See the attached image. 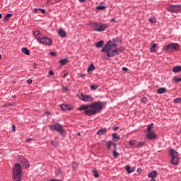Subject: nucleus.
<instances>
[{
    "instance_id": "f257e3e1",
    "label": "nucleus",
    "mask_w": 181,
    "mask_h": 181,
    "mask_svg": "<svg viewBox=\"0 0 181 181\" xmlns=\"http://www.w3.org/2000/svg\"><path fill=\"white\" fill-rule=\"evenodd\" d=\"M106 106V102L97 101L91 104L82 105L77 110L83 112L87 117H92V115H95V114L101 112V110H104Z\"/></svg>"
},
{
    "instance_id": "f03ea898",
    "label": "nucleus",
    "mask_w": 181,
    "mask_h": 181,
    "mask_svg": "<svg viewBox=\"0 0 181 181\" xmlns=\"http://www.w3.org/2000/svg\"><path fill=\"white\" fill-rule=\"evenodd\" d=\"M117 42H118V38L110 40L101 49L102 53H107V57H115V56L122 53L125 50V47H120L117 48Z\"/></svg>"
},
{
    "instance_id": "7ed1b4c3",
    "label": "nucleus",
    "mask_w": 181,
    "mask_h": 181,
    "mask_svg": "<svg viewBox=\"0 0 181 181\" xmlns=\"http://www.w3.org/2000/svg\"><path fill=\"white\" fill-rule=\"evenodd\" d=\"M12 177L15 181H22V166L21 165V163H15Z\"/></svg>"
},
{
    "instance_id": "20e7f679",
    "label": "nucleus",
    "mask_w": 181,
    "mask_h": 181,
    "mask_svg": "<svg viewBox=\"0 0 181 181\" xmlns=\"http://www.w3.org/2000/svg\"><path fill=\"white\" fill-rule=\"evenodd\" d=\"M90 26H91L94 32H104L105 29L108 28V24L97 22L90 23Z\"/></svg>"
},
{
    "instance_id": "39448f33",
    "label": "nucleus",
    "mask_w": 181,
    "mask_h": 181,
    "mask_svg": "<svg viewBox=\"0 0 181 181\" xmlns=\"http://www.w3.org/2000/svg\"><path fill=\"white\" fill-rule=\"evenodd\" d=\"M170 155L172 158L170 163L172 165H179V162H180V158L179 157V153L175 151V149L171 148L170 150Z\"/></svg>"
},
{
    "instance_id": "423d86ee",
    "label": "nucleus",
    "mask_w": 181,
    "mask_h": 181,
    "mask_svg": "<svg viewBox=\"0 0 181 181\" xmlns=\"http://www.w3.org/2000/svg\"><path fill=\"white\" fill-rule=\"evenodd\" d=\"M49 127L51 131H57V132H59L61 135H66V130L63 129V126H62L60 124L55 123L49 125Z\"/></svg>"
},
{
    "instance_id": "0eeeda50",
    "label": "nucleus",
    "mask_w": 181,
    "mask_h": 181,
    "mask_svg": "<svg viewBox=\"0 0 181 181\" xmlns=\"http://www.w3.org/2000/svg\"><path fill=\"white\" fill-rule=\"evenodd\" d=\"M78 98L81 101H84V103H91L94 101V98H93L91 95H84L83 93L78 95Z\"/></svg>"
},
{
    "instance_id": "6e6552de",
    "label": "nucleus",
    "mask_w": 181,
    "mask_h": 181,
    "mask_svg": "<svg viewBox=\"0 0 181 181\" xmlns=\"http://www.w3.org/2000/svg\"><path fill=\"white\" fill-rule=\"evenodd\" d=\"M38 43H41V45H44V46H52L53 42L52 39L47 37H42L40 40L38 41Z\"/></svg>"
},
{
    "instance_id": "1a4fd4ad",
    "label": "nucleus",
    "mask_w": 181,
    "mask_h": 181,
    "mask_svg": "<svg viewBox=\"0 0 181 181\" xmlns=\"http://www.w3.org/2000/svg\"><path fill=\"white\" fill-rule=\"evenodd\" d=\"M180 46L177 43H171L166 46L165 50L166 52H173L175 50H177Z\"/></svg>"
},
{
    "instance_id": "9d476101",
    "label": "nucleus",
    "mask_w": 181,
    "mask_h": 181,
    "mask_svg": "<svg viewBox=\"0 0 181 181\" xmlns=\"http://www.w3.org/2000/svg\"><path fill=\"white\" fill-rule=\"evenodd\" d=\"M180 10H181V6L180 5L170 6L168 8V11L169 12H173V13L179 12Z\"/></svg>"
},
{
    "instance_id": "9b49d317",
    "label": "nucleus",
    "mask_w": 181,
    "mask_h": 181,
    "mask_svg": "<svg viewBox=\"0 0 181 181\" xmlns=\"http://www.w3.org/2000/svg\"><path fill=\"white\" fill-rule=\"evenodd\" d=\"M60 108L62 110V111H71V110L74 109V106L72 105L62 104L60 105Z\"/></svg>"
},
{
    "instance_id": "f8f14e48",
    "label": "nucleus",
    "mask_w": 181,
    "mask_h": 181,
    "mask_svg": "<svg viewBox=\"0 0 181 181\" xmlns=\"http://www.w3.org/2000/svg\"><path fill=\"white\" fill-rule=\"evenodd\" d=\"M146 138L147 139H149V141H152L153 139H156L157 136L156 134H155V132H147V134L146 135Z\"/></svg>"
},
{
    "instance_id": "ddd939ff",
    "label": "nucleus",
    "mask_w": 181,
    "mask_h": 181,
    "mask_svg": "<svg viewBox=\"0 0 181 181\" xmlns=\"http://www.w3.org/2000/svg\"><path fill=\"white\" fill-rule=\"evenodd\" d=\"M34 36H35V39H37L38 42L43 37H42V33H40V31H39V30L34 31Z\"/></svg>"
},
{
    "instance_id": "4468645a",
    "label": "nucleus",
    "mask_w": 181,
    "mask_h": 181,
    "mask_svg": "<svg viewBox=\"0 0 181 181\" xmlns=\"http://www.w3.org/2000/svg\"><path fill=\"white\" fill-rule=\"evenodd\" d=\"M20 160H21L22 166H23L24 168H29L30 164L28 160L23 158H20Z\"/></svg>"
},
{
    "instance_id": "2eb2a0df",
    "label": "nucleus",
    "mask_w": 181,
    "mask_h": 181,
    "mask_svg": "<svg viewBox=\"0 0 181 181\" xmlns=\"http://www.w3.org/2000/svg\"><path fill=\"white\" fill-rule=\"evenodd\" d=\"M106 144H107L108 150L111 149V146H113L114 149H116V148H117V144H115L112 141H107Z\"/></svg>"
},
{
    "instance_id": "dca6fc26",
    "label": "nucleus",
    "mask_w": 181,
    "mask_h": 181,
    "mask_svg": "<svg viewBox=\"0 0 181 181\" xmlns=\"http://www.w3.org/2000/svg\"><path fill=\"white\" fill-rule=\"evenodd\" d=\"M156 176H158V172H156V170L151 172L148 175V177H151V179L152 180L156 179Z\"/></svg>"
},
{
    "instance_id": "f3484780",
    "label": "nucleus",
    "mask_w": 181,
    "mask_h": 181,
    "mask_svg": "<svg viewBox=\"0 0 181 181\" xmlns=\"http://www.w3.org/2000/svg\"><path fill=\"white\" fill-rule=\"evenodd\" d=\"M93 70H95V66H94V64H91L88 68V73L89 74H93Z\"/></svg>"
},
{
    "instance_id": "a211bd4d",
    "label": "nucleus",
    "mask_w": 181,
    "mask_h": 181,
    "mask_svg": "<svg viewBox=\"0 0 181 181\" xmlns=\"http://www.w3.org/2000/svg\"><path fill=\"white\" fill-rule=\"evenodd\" d=\"M105 134H107V129L105 127L100 129L97 132V134L99 136L105 135Z\"/></svg>"
},
{
    "instance_id": "6ab92c4d",
    "label": "nucleus",
    "mask_w": 181,
    "mask_h": 181,
    "mask_svg": "<svg viewBox=\"0 0 181 181\" xmlns=\"http://www.w3.org/2000/svg\"><path fill=\"white\" fill-rule=\"evenodd\" d=\"M112 138L115 142H117V141H119L121 139V137H119V136H118V134H117V133L112 134Z\"/></svg>"
},
{
    "instance_id": "aec40b11",
    "label": "nucleus",
    "mask_w": 181,
    "mask_h": 181,
    "mask_svg": "<svg viewBox=\"0 0 181 181\" xmlns=\"http://www.w3.org/2000/svg\"><path fill=\"white\" fill-rule=\"evenodd\" d=\"M173 73H180L181 71V66H175L173 69Z\"/></svg>"
},
{
    "instance_id": "412c9836",
    "label": "nucleus",
    "mask_w": 181,
    "mask_h": 181,
    "mask_svg": "<svg viewBox=\"0 0 181 181\" xmlns=\"http://www.w3.org/2000/svg\"><path fill=\"white\" fill-rule=\"evenodd\" d=\"M166 91H167L166 88H160L157 90L158 94H165Z\"/></svg>"
},
{
    "instance_id": "4be33fe9",
    "label": "nucleus",
    "mask_w": 181,
    "mask_h": 181,
    "mask_svg": "<svg viewBox=\"0 0 181 181\" xmlns=\"http://www.w3.org/2000/svg\"><path fill=\"white\" fill-rule=\"evenodd\" d=\"M58 33L61 37H66V31L64 30L59 29Z\"/></svg>"
},
{
    "instance_id": "5701e85b",
    "label": "nucleus",
    "mask_w": 181,
    "mask_h": 181,
    "mask_svg": "<svg viewBox=\"0 0 181 181\" xmlns=\"http://www.w3.org/2000/svg\"><path fill=\"white\" fill-rule=\"evenodd\" d=\"M103 46H104V41L103 40L98 42L95 45V47H97L98 49L103 47Z\"/></svg>"
},
{
    "instance_id": "b1692460",
    "label": "nucleus",
    "mask_w": 181,
    "mask_h": 181,
    "mask_svg": "<svg viewBox=\"0 0 181 181\" xmlns=\"http://www.w3.org/2000/svg\"><path fill=\"white\" fill-rule=\"evenodd\" d=\"M22 52L24 53V54H26V56H29V54H30V52L26 47H23Z\"/></svg>"
},
{
    "instance_id": "393cba45",
    "label": "nucleus",
    "mask_w": 181,
    "mask_h": 181,
    "mask_svg": "<svg viewBox=\"0 0 181 181\" xmlns=\"http://www.w3.org/2000/svg\"><path fill=\"white\" fill-rule=\"evenodd\" d=\"M156 46H158L157 44H153L151 48H150V50L152 53H155V52H156Z\"/></svg>"
},
{
    "instance_id": "a878e982",
    "label": "nucleus",
    "mask_w": 181,
    "mask_h": 181,
    "mask_svg": "<svg viewBox=\"0 0 181 181\" xmlns=\"http://www.w3.org/2000/svg\"><path fill=\"white\" fill-rule=\"evenodd\" d=\"M153 123H151V124L148 125L147 132H153V130H152V129H153Z\"/></svg>"
},
{
    "instance_id": "bb28decb",
    "label": "nucleus",
    "mask_w": 181,
    "mask_h": 181,
    "mask_svg": "<svg viewBox=\"0 0 181 181\" xmlns=\"http://www.w3.org/2000/svg\"><path fill=\"white\" fill-rule=\"evenodd\" d=\"M125 169H126L127 173H132V172H134V170H131V166L129 165H127L125 166Z\"/></svg>"
},
{
    "instance_id": "cd10ccee",
    "label": "nucleus",
    "mask_w": 181,
    "mask_h": 181,
    "mask_svg": "<svg viewBox=\"0 0 181 181\" xmlns=\"http://www.w3.org/2000/svg\"><path fill=\"white\" fill-rule=\"evenodd\" d=\"M69 61L67 60V59H62L59 61V63L62 65V66H64L66 64H67V62Z\"/></svg>"
},
{
    "instance_id": "c85d7f7f",
    "label": "nucleus",
    "mask_w": 181,
    "mask_h": 181,
    "mask_svg": "<svg viewBox=\"0 0 181 181\" xmlns=\"http://www.w3.org/2000/svg\"><path fill=\"white\" fill-rule=\"evenodd\" d=\"M145 142H139L136 146H135V148H141V146H144Z\"/></svg>"
},
{
    "instance_id": "c756f323",
    "label": "nucleus",
    "mask_w": 181,
    "mask_h": 181,
    "mask_svg": "<svg viewBox=\"0 0 181 181\" xmlns=\"http://www.w3.org/2000/svg\"><path fill=\"white\" fill-rule=\"evenodd\" d=\"M113 156H114V158H118V156H119V153L118 152H117V147L113 151Z\"/></svg>"
},
{
    "instance_id": "7c9ffc66",
    "label": "nucleus",
    "mask_w": 181,
    "mask_h": 181,
    "mask_svg": "<svg viewBox=\"0 0 181 181\" xmlns=\"http://www.w3.org/2000/svg\"><path fill=\"white\" fill-rule=\"evenodd\" d=\"M93 176L95 177H100V175L98 174V171H97L96 170H93Z\"/></svg>"
},
{
    "instance_id": "2f4dec72",
    "label": "nucleus",
    "mask_w": 181,
    "mask_h": 181,
    "mask_svg": "<svg viewBox=\"0 0 181 181\" xmlns=\"http://www.w3.org/2000/svg\"><path fill=\"white\" fill-rule=\"evenodd\" d=\"M129 145H130L131 146H134L136 145V140H132L129 142Z\"/></svg>"
},
{
    "instance_id": "473e14b6",
    "label": "nucleus",
    "mask_w": 181,
    "mask_h": 181,
    "mask_svg": "<svg viewBox=\"0 0 181 181\" xmlns=\"http://www.w3.org/2000/svg\"><path fill=\"white\" fill-rule=\"evenodd\" d=\"M141 103H143V104H146L148 99L146 98V97H144L141 98Z\"/></svg>"
},
{
    "instance_id": "72a5a7b5",
    "label": "nucleus",
    "mask_w": 181,
    "mask_h": 181,
    "mask_svg": "<svg viewBox=\"0 0 181 181\" xmlns=\"http://www.w3.org/2000/svg\"><path fill=\"white\" fill-rule=\"evenodd\" d=\"M173 103L175 104H179V103H181V98H176L173 100Z\"/></svg>"
},
{
    "instance_id": "f704fd0d",
    "label": "nucleus",
    "mask_w": 181,
    "mask_h": 181,
    "mask_svg": "<svg viewBox=\"0 0 181 181\" xmlns=\"http://www.w3.org/2000/svg\"><path fill=\"white\" fill-rule=\"evenodd\" d=\"M105 8V6H98L96 8L98 9V11H104Z\"/></svg>"
},
{
    "instance_id": "c9c22d12",
    "label": "nucleus",
    "mask_w": 181,
    "mask_h": 181,
    "mask_svg": "<svg viewBox=\"0 0 181 181\" xmlns=\"http://www.w3.org/2000/svg\"><path fill=\"white\" fill-rule=\"evenodd\" d=\"M12 18V14H7L6 16V17L4 18V21H9V18Z\"/></svg>"
},
{
    "instance_id": "e433bc0d",
    "label": "nucleus",
    "mask_w": 181,
    "mask_h": 181,
    "mask_svg": "<svg viewBox=\"0 0 181 181\" xmlns=\"http://www.w3.org/2000/svg\"><path fill=\"white\" fill-rule=\"evenodd\" d=\"M51 145H52V146H54L55 148H57L59 143H57V141H51Z\"/></svg>"
},
{
    "instance_id": "4c0bfd02",
    "label": "nucleus",
    "mask_w": 181,
    "mask_h": 181,
    "mask_svg": "<svg viewBox=\"0 0 181 181\" xmlns=\"http://www.w3.org/2000/svg\"><path fill=\"white\" fill-rule=\"evenodd\" d=\"M173 81H174L175 83H180V81H181V78L175 77V78H173Z\"/></svg>"
},
{
    "instance_id": "58836bf2",
    "label": "nucleus",
    "mask_w": 181,
    "mask_h": 181,
    "mask_svg": "<svg viewBox=\"0 0 181 181\" xmlns=\"http://www.w3.org/2000/svg\"><path fill=\"white\" fill-rule=\"evenodd\" d=\"M149 22L151 23H156V18H150Z\"/></svg>"
},
{
    "instance_id": "ea45409f",
    "label": "nucleus",
    "mask_w": 181,
    "mask_h": 181,
    "mask_svg": "<svg viewBox=\"0 0 181 181\" xmlns=\"http://www.w3.org/2000/svg\"><path fill=\"white\" fill-rule=\"evenodd\" d=\"M90 88H91V90H97V88H98V85H96V84L92 85L90 86Z\"/></svg>"
},
{
    "instance_id": "a19ab883",
    "label": "nucleus",
    "mask_w": 181,
    "mask_h": 181,
    "mask_svg": "<svg viewBox=\"0 0 181 181\" xmlns=\"http://www.w3.org/2000/svg\"><path fill=\"white\" fill-rule=\"evenodd\" d=\"M37 11H41V12L42 13H46V10L43 9V8H38V9H35V12H37Z\"/></svg>"
},
{
    "instance_id": "79ce46f5",
    "label": "nucleus",
    "mask_w": 181,
    "mask_h": 181,
    "mask_svg": "<svg viewBox=\"0 0 181 181\" xmlns=\"http://www.w3.org/2000/svg\"><path fill=\"white\" fill-rule=\"evenodd\" d=\"M73 169H77V163L74 162L72 164Z\"/></svg>"
},
{
    "instance_id": "37998d69",
    "label": "nucleus",
    "mask_w": 181,
    "mask_h": 181,
    "mask_svg": "<svg viewBox=\"0 0 181 181\" xmlns=\"http://www.w3.org/2000/svg\"><path fill=\"white\" fill-rule=\"evenodd\" d=\"M118 129H119V127L118 126L113 127V131H118Z\"/></svg>"
},
{
    "instance_id": "c03bdc74",
    "label": "nucleus",
    "mask_w": 181,
    "mask_h": 181,
    "mask_svg": "<svg viewBox=\"0 0 181 181\" xmlns=\"http://www.w3.org/2000/svg\"><path fill=\"white\" fill-rule=\"evenodd\" d=\"M49 76H54V72L52 70H51L49 71Z\"/></svg>"
},
{
    "instance_id": "a18cd8bd",
    "label": "nucleus",
    "mask_w": 181,
    "mask_h": 181,
    "mask_svg": "<svg viewBox=\"0 0 181 181\" xmlns=\"http://www.w3.org/2000/svg\"><path fill=\"white\" fill-rule=\"evenodd\" d=\"M12 131L13 132H15V131H16V127H15V125H12Z\"/></svg>"
},
{
    "instance_id": "49530a36",
    "label": "nucleus",
    "mask_w": 181,
    "mask_h": 181,
    "mask_svg": "<svg viewBox=\"0 0 181 181\" xmlns=\"http://www.w3.org/2000/svg\"><path fill=\"white\" fill-rule=\"evenodd\" d=\"M27 84H32V79L27 80Z\"/></svg>"
},
{
    "instance_id": "de8ad7c7",
    "label": "nucleus",
    "mask_w": 181,
    "mask_h": 181,
    "mask_svg": "<svg viewBox=\"0 0 181 181\" xmlns=\"http://www.w3.org/2000/svg\"><path fill=\"white\" fill-rule=\"evenodd\" d=\"M50 54H51V56L55 57L57 54L54 52H50Z\"/></svg>"
},
{
    "instance_id": "09e8293b",
    "label": "nucleus",
    "mask_w": 181,
    "mask_h": 181,
    "mask_svg": "<svg viewBox=\"0 0 181 181\" xmlns=\"http://www.w3.org/2000/svg\"><path fill=\"white\" fill-rule=\"evenodd\" d=\"M33 69H36V67H37V64L34 63L33 65Z\"/></svg>"
},
{
    "instance_id": "8fccbe9b",
    "label": "nucleus",
    "mask_w": 181,
    "mask_h": 181,
    "mask_svg": "<svg viewBox=\"0 0 181 181\" xmlns=\"http://www.w3.org/2000/svg\"><path fill=\"white\" fill-rule=\"evenodd\" d=\"M122 70H123V71H128V68H127V67H123V68H122Z\"/></svg>"
},
{
    "instance_id": "3c124183",
    "label": "nucleus",
    "mask_w": 181,
    "mask_h": 181,
    "mask_svg": "<svg viewBox=\"0 0 181 181\" xmlns=\"http://www.w3.org/2000/svg\"><path fill=\"white\" fill-rule=\"evenodd\" d=\"M30 141H33V138H30L27 139V142H30Z\"/></svg>"
},
{
    "instance_id": "603ef678",
    "label": "nucleus",
    "mask_w": 181,
    "mask_h": 181,
    "mask_svg": "<svg viewBox=\"0 0 181 181\" xmlns=\"http://www.w3.org/2000/svg\"><path fill=\"white\" fill-rule=\"evenodd\" d=\"M137 172H138L139 173H141V172H142V169L138 168V169H137Z\"/></svg>"
},
{
    "instance_id": "864d4df0",
    "label": "nucleus",
    "mask_w": 181,
    "mask_h": 181,
    "mask_svg": "<svg viewBox=\"0 0 181 181\" xmlns=\"http://www.w3.org/2000/svg\"><path fill=\"white\" fill-rule=\"evenodd\" d=\"M45 114H47V115H50V112L47 111V112H45Z\"/></svg>"
},
{
    "instance_id": "5fc2aeb1",
    "label": "nucleus",
    "mask_w": 181,
    "mask_h": 181,
    "mask_svg": "<svg viewBox=\"0 0 181 181\" xmlns=\"http://www.w3.org/2000/svg\"><path fill=\"white\" fill-rule=\"evenodd\" d=\"M110 22H117V21H115V18H112Z\"/></svg>"
},
{
    "instance_id": "6e6d98bb",
    "label": "nucleus",
    "mask_w": 181,
    "mask_h": 181,
    "mask_svg": "<svg viewBox=\"0 0 181 181\" xmlns=\"http://www.w3.org/2000/svg\"><path fill=\"white\" fill-rule=\"evenodd\" d=\"M80 2H86V0H79Z\"/></svg>"
},
{
    "instance_id": "4d7b16f0",
    "label": "nucleus",
    "mask_w": 181,
    "mask_h": 181,
    "mask_svg": "<svg viewBox=\"0 0 181 181\" xmlns=\"http://www.w3.org/2000/svg\"><path fill=\"white\" fill-rule=\"evenodd\" d=\"M64 90H66V91H67V88L66 87H64Z\"/></svg>"
},
{
    "instance_id": "13d9d810",
    "label": "nucleus",
    "mask_w": 181,
    "mask_h": 181,
    "mask_svg": "<svg viewBox=\"0 0 181 181\" xmlns=\"http://www.w3.org/2000/svg\"><path fill=\"white\" fill-rule=\"evenodd\" d=\"M0 19H2V14L0 13Z\"/></svg>"
}]
</instances>
